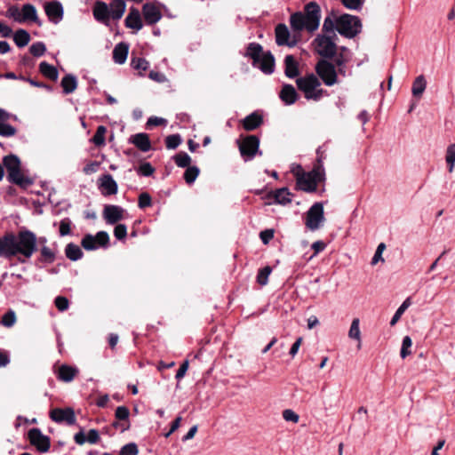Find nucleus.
Listing matches in <instances>:
<instances>
[{
  "label": "nucleus",
  "mask_w": 455,
  "mask_h": 455,
  "mask_svg": "<svg viewBox=\"0 0 455 455\" xmlns=\"http://www.w3.org/2000/svg\"><path fill=\"white\" fill-rule=\"evenodd\" d=\"M37 251V237L30 230H21L15 235L7 233L0 238V257L11 258L18 254L29 259Z\"/></svg>",
  "instance_id": "f257e3e1"
},
{
  "label": "nucleus",
  "mask_w": 455,
  "mask_h": 455,
  "mask_svg": "<svg viewBox=\"0 0 455 455\" xmlns=\"http://www.w3.org/2000/svg\"><path fill=\"white\" fill-rule=\"evenodd\" d=\"M320 19V6L315 2H310L305 6V13L297 12L291 15L290 24L294 31L307 29L308 32H314L319 27Z\"/></svg>",
  "instance_id": "f03ea898"
},
{
  "label": "nucleus",
  "mask_w": 455,
  "mask_h": 455,
  "mask_svg": "<svg viewBox=\"0 0 455 455\" xmlns=\"http://www.w3.org/2000/svg\"><path fill=\"white\" fill-rule=\"evenodd\" d=\"M296 176V188L307 193H314L317 189V184L325 180V173L312 169L310 172H298Z\"/></svg>",
  "instance_id": "7ed1b4c3"
},
{
  "label": "nucleus",
  "mask_w": 455,
  "mask_h": 455,
  "mask_svg": "<svg viewBox=\"0 0 455 455\" xmlns=\"http://www.w3.org/2000/svg\"><path fill=\"white\" fill-rule=\"evenodd\" d=\"M336 29L347 38H354L362 30V22L357 16L342 14L336 20Z\"/></svg>",
  "instance_id": "20e7f679"
},
{
  "label": "nucleus",
  "mask_w": 455,
  "mask_h": 455,
  "mask_svg": "<svg viewBox=\"0 0 455 455\" xmlns=\"http://www.w3.org/2000/svg\"><path fill=\"white\" fill-rule=\"evenodd\" d=\"M315 72L327 86H332L338 82L335 65L328 60H320L315 65Z\"/></svg>",
  "instance_id": "39448f33"
},
{
  "label": "nucleus",
  "mask_w": 455,
  "mask_h": 455,
  "mask_svg": "<svg viewBox=\"0 0 455 455\" xmlns=\"http://www.w3.org/2000/svg\"><path fill=\"white\" fill-rule=\"evenodd\" d=\"M323 221V205L322 203H315L307 212L306 227L309 230L315 231L320 228Z\"/></svg>",
  "instance_id": "423d86ee"
},
{
  "label": "nucleus",
  "mask_w": 455,
  "mask_h": 455,
  "mask_svg": "<svg viewBox=\"0 0 455 455\" xmlns=\"http://www.w3.org/2000/svg\"><path fill=\"white\" fill-rule=\"evenodd\" d=\"M238 145L241 156L245 161H250L259 151V139L255 135H248L241 142L238 141Z\"/></svg>",
  "instance_id": "0eeeda50"
},
{
  "label": "nucleus",
  "mask_w": 455,
  "mask_h": 455,
  "mask_svg": "<svg viewBox=\"0 0 455 455\" xmlns=\"http://www.w3.org/2000/svg\"><path fill=\"white\" fill-rule=\"evenodd\" d=\"M296 84L298 89L304 93L305 99L310 100L309 95L315 91L316 87L321 86V82L315 75L308 74L305 76L297 78Z\"/></svg>",
  "instance_id": "6e6552de"
},
{
  "label": "nucleus",
  "mask_w": 455,
  "mask_h": 455,
  "mask_svg": "<svg viewBox=\"0 0 455 455\" xmlns=\"http://www.w3.org/2000/svg\"><path fill=\"white\" fill-rule=\"evenodd\" d=\"M316 44L317 52L323 58L331 59L335 56L337 52V45L332 37L327 36H318L315 39Z\"/></svg>",
  "instance_id": "1a4fd4ad"
},
{
  "label": "nucleus",
  "mask_w": 455,
  "mask_h": 455,
  "mask_svg": "<svg viewBox=\"0 0 455 455\" xmlns=\"http://www.w3.org/2000/svg\"><path fill=\"white\" fill-rule=\"evenodd\" d=\"M28 438L29 443L40 452H46L51 447V439L44 435L39 428L34 427L28 430Z\"/></svg>",
  "instance_id": "9d476101"
},
{
  "label": "nucleus",
  "mask_w": 455,
  "mask_h": 455,
  "mask_svg": "<svg viewBox=\"0 0 455 455\" xmlns=\"http://www.w3.org/2000/svg\"><path fill=\"white\" fill-rule=\"evenodd\" d=\"M50 418L58 424L66 423L72 426L76 422L75 411L71 407L54 408L50 411Z\"/></svg>",
  "instance_id": "9b49d317"
},
{
  "label": "nucleus",
  "mask_w": 455,
  "mask_h": 455,
  "mask_svg": "<svg viewBox=\"0 0 455 455\" xmlns=\"http://www.w3.org/2000/svg\"><path fill=\"white\" fill-rule=\"evenodd\" d=\"M44 12L49 20L54 24L60 23L64 15L63 6L59 1L46 2L44 4Z\"/></svg>",
  "instance_id": "f8f14e48"
},
{
  "label": "nucleus",
  "mask_w": 455,
  "mask_h": 455,
  "mask_svg": "<svg viewBox=\"0 0 455 455\" xmlns=\"http://www.w3.org/2000/svg\"><path fill=\"white\" fill-rule=\"evenodd\" d=\"M124 209L119 205L107 204L103 209V218L108 224L114 225L124 219Z\"/></svg>",
  "instance_id": "ddd939ff"
},
{
  "label": "nucleus",
  "mask_w": 455,
  "mask_h": 455,
  "mask_svg": "<svg viewBox=\"0 0 455 455\" xmlns=\"http://www.w3.org/2000/svg\"><path fill=\"white\" fill-rule=\"evenodd\" d=\"M92 14L95 20L105 26H109V8L105 2L96 1L92 8Z\"/></svg>",
  "instance_id": "4468645a"
},
{
  "label": "nucleus",
  "mask_w": 455,
  "mask_h": 455,
  "mask_svg": "<svg viewBox=\"0 0 455 455\" xmlns=\"http://www.w3.org/2000/svg\"><path fill=\"white\" fill-rule=\"evenodd\" d=\"M99 188L105 196L116 195L118 191V186L111 174H104L100 180Z\"/></svg>",
  "instance_id": "2eb2a0df"
},
{
  "label": "nucleus",
  "mask_w": 455,
  "mask_h": 455,
  "mask_svg": "<svg viewBox=\"0 0 455 455\" xmlns=\"http://www.w3.org/2000/svg\"><path fill=\"white\" fill-rule=\"evenodd\" d=\"M142 14L148 25L157 23L163 17L160 10L151 3H146L142 6Z\"/></svg>",
  "instance_id": "dca6fc26"
},
{
  "label": "nucleus",
  "mask_w": 455,
  "mask_h": 455,
  "mask_svg": "<svg viewBox=\"0 0 455 455\" xmlns=\"http://www.w3.org/2000/svg\"><path fill=\"white\" fill-rule=\"evenodd\" d=\"M275 43L277 45L292 47L296 41H290V31L285 24L280 23L275 27Z\"/></svg>",
  "instance_id": "f3484780"
},
{
  "label": "nucleus",
  "mask_w": 455,
  "mask_h": 455,
  "mask_svg": "<svg viewBox=\"0 0 455 455\" xmlns=\"http://www.w3.org/2000/svg\"><path fill=\"white\" fill-rule=\"evenodd\" d=\"M293 194L287 188H282L270 191L267 195V198H273L274 202L278 204L285 205L292 200Z\"/></svg>",
  "instance_id": "a211bd4d"
},
{
  "label": "nucleus",
  "mask_w": 455,
  "mask_h": 455,
  "mask_svg": "<svg viewBox=\"0 0 455 455\" xmlns=\"http://www.w3.org/2000/svg\"><path fill=\"white\" fill-rule=\"evenodd\" d=\"M7 180L10 183L20 186V188H26L34 183L33 179L25 176L21 172V168L15 170L14 172L7 174Z\"/></svg>",
  "instance_id": "6ab92c4d"
},
{
  "label": "nucleus",
  "mask_w": 455,
  "mask_h": 455,
  "mask_svg": "<svg viewBox=\"0 0 455 455\" xmlns=\"http://www.w3.org/2000/svg\"><path fill=\"white\" fill-rule=\"evenodd\" d=\"M124 25L128 28L140 30L143 28L140 11L135 7H131L128 15L124 20Z\"/></svg>",
  "instance_id": "aec40b11"
},
{
  "label": "nucleus",
  "mask_w": 455,
  "mask_h": 455,
  "mask_svg": "<svg viewBox=\"0 0 455 455\" xmlns=\"http://www.w3.org/2000/svg\"><path fill=\"white\" fill-rule=\"evenodd\" d=\"M264 74L270 75L275 70V58L270 51L264 52L260 56L257 66Z\"/></svg>",
  "instance_id": "412c9836"
},
{
  "label": "nucleus",
  "mask_w": 455,
  "mask_h": 455,
  "mask_svg": "<svg viewBox=\"0 0 455 455\" xmlns=\"http://www.w3.org/2000/svg\"><path fill=\"white\" fill-rule=\"evenodd\" d=\"M279 97L285 105H292L298 100V93L291 84H283L279 92Z\"/></svg>",
  "instance_id": "4be33fe9"
},
{
  "label": "nucleus",
  "mask_w": 455,
  "mask_h": 455,
  "mask_svg": "<svg viewBox=\"0 0 455 455\" xmlns=\"http://www.w3.org/2000/svg\"><path fill=\"white\" fill-rule=\"evenodd\" d=\"M264 53L263 47L259 43H250L246 47L244 57L252 60V66H258L260 56Z\"/></svg>",
  "instance_id": "5701e85b"
},
{
  "label": "nucleus",
  "mask_w": 455,
  "mask_h": 455,
  "mask_svg": "<svg viewBox=\"0 0 455 455\" xmlns=\"http://www.w3.org/2000/svg\"><path fill=\"white\" fill-rule=\"evenodd\" d=\"M129 44L127 43L121 42L117 44L113 50V60L115 63L122 65L124 64L128 56Z\"/></svg>",
  "instance_id": "b1692460"
},
{
  "label": "nucleus",
  "mask_w": 455,
  "mask_h": 455,
  "mask_svg": "<svg viewBox=\"0 0 455 455\" xmlns=\"http://www.w3.org/2000/svg\"><path fill=\"white\" fill-rule=\"evenodd\" d=\"M130 141L142 152H148L151 149V142L147 133H137L131 137Z\"/></svg>",
  "instance_id": "393cba45"
},
{
  "label": "nucleus",
  "mask_w": 455,
  "mask_h": 455,
  "mask_svg": "<svg viewBox=\"0 0 455 455\" xmlns=\"http://www.w3.org/2000/svg\"><path fill=\"white\" fill-rule=\"evenodd\" d=\"M109 16L114 20H119L126 10V4L124 0H112L108 5Z\"/></svg>",
  "instance_id": "a878e982"
},
{
  "label": "nucleus",
  "mask_w": 455,
  "mask_h": 455,
  "mask_svg": "<svg viewBox=\"0 0 455 455\" xmlns=\"http://www.w3.org/2000/svg\"><path fill=\"white\" fill-rule=\"evenodd\" d=\"M284 74L288 78H294L299 76V63L293 55H286L284 58Z\"/></svg>",
  "instance_id": "bb28decb"
},
{
  "label": "nucleus",
  "mask_w": 455,
  "mask_h": 455,
  "mask_svg": "<svg viewBox=\"0 0 455 455\" xmlns=\"http://www.w3.org/2000/svg\"><path fill=\"white\" fill-rule=\"evenodd\" d=\"M263 123V117L257 112H253L243 120V127L245 131H253L259 127Z\"/></svg>",
  "instance_id": "cd10ccee"
},
{
  "label": "nucleus",
  "mask_w": 455,
  "mask_h": 455,
  "mask_svg": "<svg viewBox=\"0 0 455 455\" xmlns=\"http://www.w3.org/2000/svg\"><path fill=\"white\" fill-rule=\"evenodd\" d=\"M77 373V368L68 364H62L58 370L57 378L63 382H70Z\"/></svg>",
  "instance_id": "c85d7f7f"
},
{
  "label": "nucleus",
  "mask_w": 455,
  "mask_h": 455,
  "mask_svg": "<svg viewBox=\"0 0 455 455\" xmlns=\"http://www.w3.org/2000/svg\"><path fill=\"white\" fill-rule=\"evenodd\" d=\"M22 12V18L20 20H23V22H26L28 20L33 21L36 23L38 26L42 25V21L39 20L37 16V12L36 7L31 4H26L21 8Z\"/></svg>",
  "instance_id": "c756f323"
},
{
  "label": "nucleus",
  "mask_w": 455,
  "mask_h": 455,
  "mask_svg": "<svg viewBox=\"0 0 455 455\" xmlns=\"http://www.w3.org/2000/svg\"><path fill=\"white\" fill-rule=\"evenodd\" d=\"M60 85L63 89L64 94H70L76 91L77 87L76 76L72 74H68L62 77Z\"/></svg>",
  "instance_id": "7c9ffc66"
},
{
  "label": "nucleus",
  "mask_w": 455,
  "mask_h": 455,
  "mask_svg": "<svg viewBox=\"0 0 455 455\" xmlns=\"http://www.w3.org/2000/svg\"><path fill=\"white\" fill-rule=\"evenodd\" d=\"M3 164L7 171V174L21 167L20 158L13 154L4 156Z\"/></svg>",
  "instance_id": "2f4dec72"
},
{
  "label": "nucleus",
  "mask_w": 455,
  "mask_h": 455,
  "mask_svg": "<svg viewBox=\"0 0 455 455\" xmlns=\"http://www.w3.org/2000/svg\"><path fill=\"white\" fill-rule=\"evenodd\" d=\"M56 259V253L47 245L40 247V256L37 259L38 262L44 264H52Z\"/></svg>",
  "instance_id": "473e14b6"
},
{
  "label": "nucleus",
  "mask_w": 455,
  "mask_h": 455,
  "mask_svg": "<svg viewBox=\"0 0 455 455\" xmlns=\"http://www.w3.org/2000/svg\"><path fill=\"white\" fill-rule=\"evenodd\" d=\"M39 71L43 76L52 81H56L58 79V69L54 66L47 63L46 61H42L39 64Z\"/></svg>",
  "instance_id": "72a5a7b5"
},
{
  "label": "nucleus",
  "mask_w": 455,
  "mask_h": 455,
  "mask_svg": "<svg viewBox=\"0 0 455 455\" xmlns=\"http://www.w3.org/2000/svg\"><path fill=\"white\" fill-rule=\"evenodd\" d=\"M65 255L68 259L76 261L82 259L84 253L77 244L69 243L65 247Z\"/></svg>",
  "instance_id": "f704fd0d"
},
{
  "label": "nucleus",
  "mask_w": 455,
  "mask_h": 455,
  "mask_svg": "<svg viewBox=\"0 0 455 455\" xmlns=\"http://www.w3.org/2000/svg\"><path fill=\"white\" fill-rule=\"evenodd\" d=\"M427 87V81L423 75L416 77L412 84L411 93L416 98H420Z\"/></svg>",
  "instance_id": "c9c22d12"
},
{
  "label": "nucleus",
  "mask_w": 455,
  "mask_h": 455,
  "mask_svg": "<svg viewBox=\"0 0 455 455\" xmlns=\"http://www.w3.org/2000/svg\"><path fill=\"white\" fill-rule=\"evenodd\" d=\"M13 41L19 48H22L29 43L30 35L27 30L20 28L14 33Z\"/></svg>",
  "instance_id": "e433bc0d"
},
{
  "label": "nucleus",
  "mask_w": 455,
  "mask_h": 455,
  "mask_svg": "<svg viewBox=\"0 0 455 455\" xmlns=\"http://www.w3.org/2000/svg\"><path fill=\"white\" fill-rule=\"evenodd\" d=\"M326 144L319 146L318 148L316 149V164H315L313 169L319 171L321 173H325L323 167V160L326 158Z\"/></svg>",
  "instance_id": "4c0bfd02"
},
{
  "label": "nucleus",
  "mask_w": 455,
  "mask_h": 455,
  "mask_svg": "<svg viewBox=\"0 0 455 455\" xmlns=\"http://www.w3.org/2000/svg\"><path fill=\"white\" fill-rule=\"evenodd\" d=\"M360 321L358 318L353 319L350 329L348 331V337L352 339H355L358 341L357 347H361V331H360Z\"/></svg>",
  "instance_id": "58836bf2"
},
{
  "label": "nucleus",
  "mask_w": 455,
  "mask_h": 455,
  "mask_svg": "<svg viewBox=\"0 0 455 455\" xmlns=\"http://www.w3.org/2000/svg\"><path fill=\"white\" fill-rule=\"evenodd\" d=\"M107 132V128L104 125L98 126L95 134L91 139V141L96 147H102L105 143V134Z\"/></svg>",
  "instance_id": "ea45409f"
},
{
  "label": "nucleus",
  "mask_w": 455,
  "mask_h": 455,
  "mask_svg": "<svg viewBox=\"0 0 455 455\" xmlns=\"http://www.w3.org/2000/svg\"><path fill=\"white\" fill-rule=\"evenodd\" d=\"M173 160L177 166L180 168L189 167L191 157L186 152H179L173 156Z\"/></svg>",
  "instance_id": "a19ab883"
},
{
  "label": "nucleus",
  "mask_w": 455,
  "mask_h": 455,
  "mask_svg": "<svg viewBox=\"0 0 455 455\" xmlns=\"http://www.w3.org/2000/svg\"><path fill=\"white\" fill-rule=\"evenodd\" d=\"M199 173L200 170L197 166L187 167L184 172V180L188 184H192L195 182Z\"/></svg>",
  "instance_id": "79ce46f5"
},
{
  "label": "nucleus",
  "mask_w": 455,
  "mask_h": 455,
  "mask_svg": "<svg viewBox=\"0 0 455 455\" xmlns=\"http://www.w3.org/2000/svg\"><path fill=\"white\" fill-rule=\"evenodd\" d=\"M411 305V300H410V298H407L403 303L402 305L397 308V310L395 311V313L394 314L391 321H390V325L391 326H394L396 324V323L399 321V319L401 318L402 315L404 313V311L409 307V306Z\"/></svg>",
  "instance_id": "37998d69"
},
{
  "label": "nucleus",
  "mask_w": 455,
  "mask_h": 455,
  "mask_svg": "<svg viewBox=\"0 0 455 455\" xmlns=\"http://www.w3.org/2000/svg\"><path fill=\"white\" fill-rule=\"evenodd\" d=\"M81 245L86 251H93L98 248L96 238L91 234H87L82 238Z\"/></svg>",
  "instance_id": "c03bdc74"
},
{
  "label": "nucleus",
  "mask_w": 455,
  "mask_h": 455,
  "mask_svg": "<svg viewBox=\"0 0 455 455\" xmlns=\"http://www.w3.org/2000/svg\"><path fill=\"white\" fill-rule=\"evenodd\" d=\"M272 272V268L269 266H266L262 268H260L257 275V282L261 286H264L268 282V276L270 275Z\"/></svg>",
  "instance_id": "a18cd8bd"
},
{
  "label": "nucleus",
  "mask_w": 455,
  "mask_h": 455,
  "mask_svg": "<svg viewBox=\"0 0 455 455\" xmlns=\"http://www.w3.org/2000/svg\"><path fill=\"white\" fill-rule=\"evenodd\" d=\"M136 172L140 176L149 177L155 172V168L148 162H144L136 168Z\"/></svg>",
  "instance_id": "49530a36"
},
{
  "label": "nucleus",
  "mask_w": 455,
  "mask_h": 455,
  "mask_svg": "<svg viewBox=\"0 0 455 455\" xmlns=\"http://www.w3.org/2000/svg\"><path fill=\"white\" fill-rule=\"evenodd\" d=\"M45 52L46 46L43 42H36L32 44L29 47V52L36 58L43 56L45 53Z\"/></svg>",
  "instance_id": "de8ad7c7"
},
{
  "label": "nucleus",
  "mask_w": 455,
  "mask_h": 455,
  "mask_svg": "<svg viewBox=\"0 0 455 455\" xmlns=\"http://www.w3.org/2000/svg\"><path fill=\"white\" fill-rule=\"evenodd\" d=\"M181 141L182 139L180 134H172L165 138V146L168 149H175L180 145Z\"/></svg>",
  "instance_id": "09e8293b"
},
{
  "label": "nucleus",
  "mask_w": 455,
  "mask_h": 455,
  "mask_svg": "<svg viewBox=\"0 0 455 455\" xmlns=\"http://www.w3.org/2000/svg\"><path fill=\"white\" fill-rule=\"evenodd\" d=\"M16 132L17 130L14 126L6 122H0V136L8 138L15 135Z\"/></svg>",
  "instance_id": "8fccbe9b"
},
{
  "label": "nucleus",
  "mask_w": 455,
  "mask_h": 455,
  "mask_svg": "<svg viewBox=\"0 0 455 455\" xmlns=\"http://www.w3.org/2000/svg\"><path fill=\"white\" fill-rule=\"evenodd\" d=\"M6 16L13 19L14 21L18 23H23V20H20V18H22V12L18 5H11L6 12Z\"/></svg>",
  "instance_id": "3c124183"
},
{
  "label": "nucleus",
  "mask_w": 455,
  "mask_h": 455,
  "mask_svg": "<svg viewBox=\"0 0 455 455\" xmlns=\"http://www.w3.org/2000/svg\"><path fill=\"white\" fill-rule=\"evenodd\" d=\"M98 247L107 248L109 245V235L106 231H99L95 235Z\"/></svg>",
  "instance_id": "603ef678"
},
{
  "label": "nucleus",
  "mask_w": 455,
  "mask_h": 455,
  "mask_svg": "<svg viewBox=\"0 0 455 455\" xmlns=\"http://www.w3.org/2000/svg\"><path fill=\"white\" fill-rule=\"evenodd\" d=\"M71 224L72 221L69 218H64L60 221V235L65 236L68 235L71 233Z\"/></svg>",
  "instance_id": "864d4df0"
},
{
  "label": "nucleus",
  "mask_w": 455,
  "mask_h": 455,
  "mask_svg": "<svg viewBox=\"0 0 455 455\" xmlns=\"http://www.w3.org/2000/svg\"><path fill=\"white\" fill-rule=\"evenodd\" d=\"M412 345V341L410 336H404L402 342V347L400 355L403 359L409 355L411 354V351L410 350L411 347Z\"/></svg>",
  "instance_id": "5fc2aeb1"
},
{
  "label": "nucleus",
  "mask_w": 455,
  "mask_h": 455,
  "mask_svg": "<svg viewBox=\"0 0 455 455\" xmlns=\"http://www.w3.org/2000/svg\"><path fill=\"white\" fill-rule=\"evenodd\" d=\"M16 323V315L13 310L6 312L1 319V323L5 327H12Z\"/></svg>",
  "instance_id": "6e6d98bb"
},
{
  "label": "nucleus",
  "mask_w": 455,
  "mask_h": 455,
  "mask_svg": "<svg viewBox=\"0 0 455 455\" xmlns=\"http://www.w3.org/2000/svg\"><path fill=\"white\" fill-rule=\"evenodd\" d=\"M130 411L126 406H118L115 411V417L116 419L124 422L129 421Z\"/></svg>",
  "instance_id": "4d7b16f0"
},
{
  "label": "nucleus",
  "mask_w": 455,
  "mask_h": 455,
  "mask_svg": "<svg viewBox=\"0 0 455 455\" xmlns=\"http://www.w3.org/2000/svg\"><path fill=\"white\" fill-rule=\"evenodd\" d=\"M131 65L134 69L145 71L148 68L149 63L144 58H132Z\"/></svg>",
  "instance_id": "13d9d810"
},
{
  "label": "nucleus",
  "mask_w": 455,
  "mask_h": 455,
  "mask_svg": "<svg viewBox=\"0 0 455 455\" xmlns=\"http://www.w3.org/2000/svg\"><path fill=\"white\" fill-rule=\"evenodd\" d=\"M152 205L151 196L148 192H142L138 198V206L140 209H145Z\"/></svg>",
  "instance_id": "bf43d9fd"
},
{
  "label": "nucleus",
  "mask_w": 455,
  "mask_h": 455,
  "mask_svg": "<svg viewBox=\"0 0 455 455\" xmlns=\"http://www.w3.org/2000/svg\"><path fill=\"white\" fill-rule=\"evenodd\" d=\"M138 453L139 450L135 443H129L124 445L119 451V455H138Z\"/></svg>",
  "instance_id": "052dcab7"
},
{
  "label": "nucleus",
  "mask_w": 455,
  "mask_h": 455,
  "mask_svg": "<svg viewBox=\"0 0 455 455\" xmlns=\"http://www.w3.org/2000/svg\"><path fill=\"white\" fill-rule=\"evenodd\" d=\"M342 4L349 10L360 11L363 5V0H340Z\"/></svg>",
  "instance_id": "680f3d73"
},
{
  "label": "nucleus",
  "mask_w": 455,
  "mask_h": 455,
  "mask_svg": "<svg viewBox=\"0 0 455 455\" xmlns=\"http://www.w3.org/2000/svg\"><path fill=\"white\" fill-rule=\"evenodd\" d=\"M54 304L59 311L63 312L68 308L69 301L64 296H58L55 298Z\"/></svg>",
  "instance_id": "e2e57ef3"
},
{
  "label": "nucleus",
  "mask_w": 455,
  "mask_h": 455,
  "mask_svg": "<svg viewBox=\"0 0 455 455\" xmlns=\"http://www.w3.org/2000/svg\"><path fill=\"white\" fill-rule=\"evenodd\" d=\"M334 28H336V21L334 22V20L329 16L326 17L323 20V31L326 33H332L333 36H336L334 34Z\"/></svg>",
  "instance_id": "0e129e2a"
},
{
  "label": "nucleus",
  "mask_w": 455,
  "mask_h": 455,
  "mask_svg": "<svg viewBox=\"0 0 455 455\" xmlns=\"http://www.w3.org/2000/svg\"><path fill=\"white\" fill-rule=\"evenodd\" d=\"M114 235L117 240H123L127 235V228L124 224H117L114 228Z\"/></svg>",
  "instance_id": "69168bd1"
},
{
  "label": "nucleus",
  "mask_w": 455,
  "mask_h": 455,
  "mask_svg": "<svg viewBox=\"0 0 455 455\" xmlns=\"http://www.w3.org/2000/svg\"><path fill=\"white\" fill-rule=\"evenodd\" d=\"M385 248H386V245L384 243H380L378 245L376 251L371 259V265L377 264L379 260L384 261V259L382 258V253H383V251L385 250Z\"/></svg>",
  "instance_id": "338daca9"
},
{
  "label": "nucleus",
  "mask_w": 455,
  "mask_h": 455,
  "mask_svg": "<svg viewBox=\"0 0 455 455\" xmlns=\"http://www.w3.org/2000/svg\"><path fill=\"white\" fill-rule=\"evenodd\" d=\"M283 418L286 421L297 423L299 419V416L291 409H286L283 411Z\"/></svg>",
  "instance_id": "774afa93"
}]
</instances>
